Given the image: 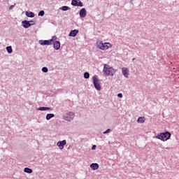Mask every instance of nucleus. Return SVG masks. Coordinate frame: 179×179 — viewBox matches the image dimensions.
Here are the masks:
<instances>
[{
  "instance_id": "nucleus-9",
  "label": "nucleus",
  "mask_w": 179,
  "mask_h": 179,
  "mask_svg": "<svg viewBox=\"0 0 179 179\" xmlns=\"http://www.w3.org/2000/svg\"><path fill=\"white\" fill-rule=\"evenodd\" d=\"M79 15L80 16V17H85L86 15H87V12L85 9V8H82V9H80V12H79Z\"/></svg>"
},
{
  "instance_id": "nucleus-20",
  "label": "nucleus",
  "mask_w": 179,
  "mask_h": 179,
  "mask_svg": "<svg viewBox=\"0 0 179 179\" xmlns=\"http://www.w3.org/2000/svg\"><path fill=\"white\" fill-rule=\"evenodd\" d=\"M6 50L8 52V54H11L13 52V48L11 45H8V47H6Z\"/></svg>"
},
{
  "instance_id": "nucleus-1",
  "label": "nucleus",
  "mask_w": 179,
  "mask_h": 179,
  "mask_svg": "<svg viewBox=\"0 0 179 179\" xmlns=\"http://www.w3.org/2000/svg\"><path fill=\"white\" fill-rule=\"evenodd\" d=\"M116 72V69H114L113 66H109V65H104L103 66V74L106 76H113Z\"/></svg>"
},
{
  "instance_id": "nucleus-10",
  "label": "nucleus",
  "mask_w": 179,
  "mask_h": 179,
  "mask_svg": "<svg viewBox=\"0 0 179 179\" xmlns=\"http://www.w3.org/2000/svg\"><path fill=\"white\" fill-rule=\"evenodd\" d=\"M22 24L25 29H28L31 26L29 20H22Z\"/></svg>"
},
{
  "instance_id": "nucleus-4",
  "label": "nucleus",
  "mask_w": 179,
  "mask_h": 179,
  "mask_svg": "<svg viewBox=\"0 0 179 179\" xmlns=\"http://www.w3.org/2000/svg\"><path fill=\"white\" fill-rule=\"evenodd\" d=\"M96 45L100 50H106L111 46V44L110 43H103V41H100L96 42Z\"/></svg>"
},
{
  "instance_id": "nucleus-25",
  "label": "nucleus",
  "mask_w": 179,
  "mask_h": 179,
  "mask_svg": "<svg viewBox=\"0 0 179 179\" xmlns=\"http://www.w3.org/2000/svg\"><path fill=\"white\" fill-rule=\"evenodd\" d=\"M36 20H29L30 26H33L34 24H36Z\"/></svg>"
},
{
  "instance_id": "nucleus-13",
  "label": "nucleus",
  "mask_w": 179,
  "mask_h": 179,
  "mask_svg": "<svg viewBox=\"0 0 179 179\" xmlns=\"http://www.w3.org/2000/svg\"><path fill=\"white\" fill-rule=\"evenodd\" d=\"M78 33H79V30H77V29L71 30L69 33V36L71 37H76V36H77Z\"/></svg>"
},
{
  "instance_id": "nucleus-2",
  "label": "nucleus",
  "mask_w": 179,
  "mask_h": 179,
  "mask_svg": "<svg viewBox=\"0 0 179 179\" xmlns=\"http://www.w3.org/2000/svg\"><path fill=\"white\" fill-rule=\"evenodd\" d=\"M171 136V134L169 131H166V132H161L156 135V138L161 139L162 141H167V139H170Z\"/></svg>"
},
{
  "instance_id": "nucleus-19",
  "label": "nucleus",
  "mask_w": 179,
  "mask_h": 179,
  "mask_svg": "<svg viewBox=\"0 0 179 179\" xmlns=\"http://www.w3.org/2000/svg\"><path fill=\"white\" fill-rule=\"evenodd\" d=\"M24 171H25V173H33L32 169H30L29 167H25Z\"/></svg>"
},
{
  "instance_id": "nucleus-28",
  "label": "nucleus",
  "mask_w": 179,
  "mask_h": 179,
  "mask_svg": "<svg viewBox=\"0 0 179 179\" xmlns=\"http://www.w3.org/2000/svg\"><path fill=\"white\" fill-rule=\"evenodd\" d=\"M15 8V5H11L9 8L10 10L13 9Z\"/></svg>"
},
{
  "instance_id": "nucleus-18",
  "label": "nucleus",
  "mask_w": 179,
  "mask_h": 179,
  "mask_svg": "<svg viewBox=\"0 0 179 179\" xmlns=\"http://www.w3.org/2000/svg\"><path fill=\"white\" fill-rule=\"evenodd\" d=\"M145 117H139L137 120V122L141 123L145 122Z\"/></svg>"
},
{
  "instance_id": "nucleus-14",
  "label": "nucleus",
  "mask_w": 179,
  "mask_h": 179,
  "mask_svg": "<svg viewBox=\"0 0 179 179\" xmlns=\"http://www.w3.org/2000/svg\"><path fill=\"white\" fill-rule=\"evenodd\" d=\"M90 167L92 169V170H97V169L99 167V163H92L90 164Z\"/></svg>"
},
{
  "instance_id": "nucleus-26",
  "label": "nucleus",
  "mask_w": 179,
  "mask_h": 179,
  "mask_svg": "<svg viewBox=\"0 0 179 179\" xmlns=\"http://www.w3.org/2000/svg\"><path fill=\"white\" fill-rule=\"evenodd\" d=\"M109 132H111V129L110 128H108V129H106V131H103V134H108Z\"/></svg>"
},
{
  "instance_id": "nucleus-8",
  "label": "nucleus",
  "mask_w": 179,
  "mask_h": 179,
  "mask_svg": "<svg viewBox=\"0 0 179 179\" xmlns=\"http://www.w3.org/2000/svg\"><path fill=\"white\" fill-rule=\"evenodd\" d=\"M71 5L73 6H83V2L80 0H72Z\"/></svg>"
},
{
  "instance_id": "nucleus-21",
  "label": "nucleus",
  "mask_w": 179,
  "mask_h": 179,
  "mask_svg": "<svg viewBox=\"0 0 179 179\" xmlns=\"http://www.w3.org/2000/svg\"><path fill=\"white\" fill-rule=\"evenodd\" d=\"M60 9H62V10H69L70 9V8H69V6H62V8H60Z\"/></svg>"
},
{
  "instance_id": "nucleus-16",
  "label": "nucleus",
  "mask_w": 179,
  "mask_h": 179,
  "mask_svg": "<svg viewBox=\"0 0 179 179\" xmlns=\"http://www.w3.org/2000/svg\"><path fill=\"white\" fill-rule=\"evenodd\" d=\"M55 116V115L53 113H49L46 114V120H51V118H53Z\"/></svg>"
},
{
  "instance_id": "nucleus-12",
  "label": "nucleus",
  "mask_w": 179,
  "mask_h": 179,
  "mask_svg": "<svg viewBox=\"0 0 179 179\" xmlns=\"http://www.w3.org/2000/svg\"><path fill=\"white\" fill-rule=\"evenodd\" d=\"M53 47L55 50H59L61 47V43L60 41H56L53 43Z\"/></svg>"
},
{
  "instance_id": "nucleus-27",
  "label": "nucleus",
  "mask_w": 179,
  "mask_h": 179,
  "mask_svg": "<svg viewBox=\"0 0 179 179\" xmlns=\"http://www.w3.org/2000/svg\"><path fill=\"white\" fill-rule=\"evenodd\" d=\"M117 96H118V97H120V98L123 97L122 93H118Z\"/></svg>"
},
{
  "instance_id": "nucleus-24",
  "label": "nucleus",
  "mask_w": 179,
  "mask_h": 179,
  "mask_svg": "<svg viewBox=\"0 0 179 179\" xmlns=\"http://www.w3.org/2000/svg\"><path fill=\"white\" fill-rule=\"evenodd\" d=\"M45 15V10H40V12H38V16H44Z\"/></svg>"
},
{
  "instance_id": "nucleus-7",
  "label": "nucleus",
  "mask_w": 179,
  "mask_h": 179,
  "mask_svg": "<svg viewBox=\"0 0 179 179\" xmlns=\"http://www.w3.org/2000/svg\"><path fill=\"white\" fill-rule=\"evenodd\" d=\"M66 139H63L62 141H58V142H57V145L59 148V149H64V145H66Z\"/></svg>"
},
{
  "instance_id": "nucleus-22",
  "label": "nucleus",
  "mask_w": 179,
  "mask_h": 179,
  "mask_svg": "<svg viewBox=\"0 0 179 179\" xmlns=\"http://www.w3.org/2000/svg\"><path fill=\"white\" fill-rule=\"evenodd\" d=\"M90 77V74L89 73V72H85L84 78H85V79H89Z\"/></svg>"
},
{
  "instance_id": "nucleus-23",
  "label": "nucleus",
  "mask_w": 179,
  "mask_h": 179,
  "mask_svg": "<svg viewBox=\"0 0 179 179\" xmlns=\"http://www.w3.org/2000/svg\"><path fill=\"white\" fill-rule=\"evenodd\" d=\"M42 71L45 73L48 72V68L47 66H43Z\"/></svg>"
},
{
  "instance_id": "nucleus-30",
  "label": "nucleus",
  "mask_w": 179,
  "mask_h": 179,
  "mask_svg": "<svg viewBox=\"0 0 179 179\" xmlns=\"http://www.w3.org/2000/svg\"><path fill=\"white\" fill-rule=\"evenodd\" d=\"M132 59H133V61H134V59H136V58H133Z\"/></svg>"
},
{
  "instance_id": "nucleus-6",
  "label": "nucleus",
  "mask_w": 179,
  "mask_h": 179,
  "mask_svg": "<svg viewBox=\"0 0 179 179\" xmlns=\"http://www.w3.org/2000/svg\"><path fill=\"white\" fill-rule=\"evenodd\" d=\"M57 36H53L52 38L50 40H39V44L41 45H50L52 44V42L54 41V40H56Z\"/></svg>"
},
{
  "instance_id": "nucleus-17",
  "label": "nucleus",
  "mask_w": 179,
  "mask_h": 179,
  "mask_svg": "<svg viewBox=\"0 0 179 179\" xmlns=\"http://www.w3.org/2000/svg\"><path fill=\"white\" fill-rule=\"evenodd\" d=\"M37 110H40L41 111H44L47 110H52V107H38Z\"/></svg>"
},
{
  "instance_id": "nucleus-5",
  "label": "nucleus",
  "mask_w": 179,
  "mask_h": 179,
  "mask_svg": "<svg viewBox=\"0 0 179 179\" xmlns=\"http://www.w3.org/2000/svg\"><path fill=\"white\" fill-rule=\"evenodd\" d=\"M92 79H93V83H94V87L97 90H101V86L99 83V78H98L97 75H94Z\"/></svg>"
},
{
  "instance_id": "nucleus-11",
  "label": "nucleus",
  "mask_w": 179,
  "mask_h": 179,
  "mask_svg": "<svg viewBox=\"0 0 179 179\" xmlns=\"http://www.w3.org/2000/svg\"><path fill=\"white\" fill-rule=\"evenodd\" d=\"M122 72L124 76H125V78H129V69H128V68H126L125 66H123V68H122Z\"/></svg>"
},
{
  "instance_id": "nucleus-3",
  "label": "nucleus",
  "mask_w": 179,
  "mask_h": 179,
  "mask_svg": "<svg viewBox=\"0 0 179 179\" xmlns=\"http://www.w3.org/2000/svg\"><path fill=\"white\" fill-rule=\"evenodd\" d=\"M75 116L76 113L74 111H68L63 115L64 119L66 120V121H72L75 118Z\"/></svg>"
},
{
  "instance_id": "nucleus-15",
  "label": "nucleus",
  "mask_w": 179,
  "mask_h": 179,
  "mask_svg": "<svg viewBox=\"0 0 179 179\" xmlns=\"http://www.w3.org/2000/svg\"><path fill=\"white\" fill-rule=\"evenodd\" d=\"M25 15L28 17H34V16H35V13H34V12H29L28 10H27V12H25Z\"/></svg>"
},
{
  "instance_id": "nucleus-29",
  "label": "nucleus",
  "mask_w": 179,
  "mask_h": 179,
  "mask_svg": "<svg viewBox=\"0 0 179 179\" xmlns=\"http://www.w3.org/2000/svg\"><path fill=\"white\" fill-rule=\"evenodd\" d=\"M96 145H93L92 147V149L94 150L96 149Z\"/></svg>"
}]
</instances>
